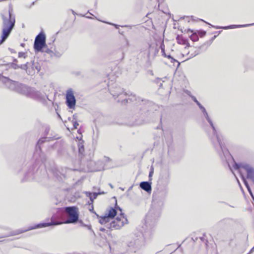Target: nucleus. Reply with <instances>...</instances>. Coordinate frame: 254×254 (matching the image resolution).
Returning <instances> with one entry per match:
<instances>
[{
  "label": "nucleus",
  "instance_id": "obj_1",
  "mask_svg": "<svg viewBox=\"0 0 254 254\" xmlns=\"http://www.w3.org/2000/svg\"><path fill=\"white\" fill-rule=\"evenodd\" d=\"M79 218V210L76 206H65L58 208L57 212L51 217V222L40 223L28 228L27 229H17L12 231L9 234L0 236V238H6L17 235L28 230L46 227L51 226H57L63 224H75L78 222Z\"/></svg>",
  "mask_w": 254,
  "mask_h": 254
},
{
  "label": "nucleus",
  "instance_id": "obj_2",
  "mask_svg": "<svg viewBox=\"0 0 254 254\" xmlns=\"http://www.w3.org/2000/svg\"><path fill=\"white\" fill-rule=\"evenodd\" d=\"M168 193V188L156 187V190L153 194V201L151 207L146 215L145 225L152 227L160 216L164 202Z\"/></svg>",
  "mask_w": 254,
  "mask_h": 254
},
{
  "label": "nucleus",
  "instance_id": "obj_3",
  "mask_svg": "<svg viewBox=\"0 0 254 254\" xmlns=\"http://www.w3.org/2000/svg\"><path fill=\"white\" fill-rule=\"evenodd\" d=\"M3 83L10 90L34 100L44 102L46 101L45 96L34 88L25 84L12 80L8 77H3Z\"/></svg>",
  "mask_w": 254,
  "mask_h": 254
},
{
  "label": "nucleus",
  "instance_id": "obj_4",
  "mask_svg": "<svg viewBox=\"0 0 254 254\" xmlns=\"http://www.w3.org/2000/svg\"><path fill=\"white\" fill-rule=\"evenodd\" d=\"M2 19L1 35L0 45L9 37L15 27V16L12 13V8L9 7L8 10H4L0 13Z\"/></svg>",
  "mask_w": 254,
  "mask_h": 254
},
{
  "label": "nucleus",
  "instance_id": "obj_5",
  "mask_svg": "<svg viewBox=\"0 0 254 254\" xmlns=\"http://www.w3.org/2000/svg\"><path fill=\"white\" fill-rule=\"evenodd\" d=\"M205 118L212 128L213 135L211 138V142L220 157L222 159H223V156L226 160L229 159V158H232V156L230 154L229 150L225 147L224 143L223 142L221 137L218 135L213 122L209 115L206 117H205Z\"/></svg>",
  "mask_w": 254,
  "mask_h": 254
},
{
  "label": "nucleus",
  "instance_id": "obj_6",
  "mask_svg": "<svg viewBox=\"0 0 254 254\" xmlns=\"http://www.w3.org/2000/svg\"><path fill=\"white\" fill-rule=\"evenodd\" d=\"M137 100L133 102L128 101V103H134V106L131 109V114L134 117L135 120L143 118L146 116V114L149 111V106L151 104V102L141 99L139 97H136Z\"/></svg>",
  "mask_w": 254,
  "mask_h": 254
},
{
  "label": "nucleus",
  "instance_id": "obj_7",
  "mask_svg": "<svg viewBox=\"0 0 254 254\" xmlns=\"http://www.w3.org/2000/svg\"><path fill=\"white\" fill-rule=\"evenodd\" d=\"M110 93L113 97L117 100L118 102H120L122 105H126L128 103V101L133 102L137 100L136 96L135 94L130 92H125L123 88L119 86H114L110 89Z\"/></svg>",
  "mask_w": 254,
  "mask_h": 254
},
{
  "label": "nucleus",
  "instance_id": "obj_8",
  "mask_svg": "<svg viewBox=\"0 0 254 254\" xmlns=\"http://www.w3.org/2000/svg\"><path fill=\"white\" fill-rule=\"evenodd\" d=\"M34 165H31L24 175V179L26 181H31L33 179L37 181L42 182L43 179L47 178V173L45 169L40 170L37 169L36 173H34L35 169Z\"/></svg>",
  "mask_w": 254,
  "mask_h": 254
},
{
  "label": "nucleus",
  "instance_id": "obj_9",
  "mask_svg": "<svg viewBox=\"0 0 254 254\" xmlns=\"http://www.w3.org/2000/svg\"><path fill=\"white\" fill-rule=\"evenodd\" d=\"M145 244V241L143 234L139 233L127 243V245L131 252L135 253L144 247Z\"/></svg>",
  "mask_w": 254,
  "mask_h": 254
},
{
  "label": "nucleus",
  "instance_id": "obj_10",
  "mask_svg": "<svg viewBox=\"0 0 254 254\" xmlns=\"http://www.w3.org/2000/svg\"><path fill=\"white\" fill-rule=\"evenodd\" d=\"M127 219L125 217L124 213H121L120 216H117L112 220L109 224H108L107 229L110 230L113 229L118 230L123 227L125 223H127Z\"/></svg>",
  "mask_w": 254,
  "mask_h": 254
},
{
  "label": "nucleus",
  "instance_id": "obj_11",
  "mask_svg": "<svg viewBox=\"0 0 254 254\" xmlns=\"http://www.w3.org/2000/svg\"><path fill=\"white\" fill-rule=\"evenodd\" d=\"M46 35L41 31L35 37L34 43V49L36 53L43 52V49L47 47Z\"/></svg>",
  "mask_w": 254,
  "mask_h": 254
},
{
  "label": "nucleus",
  "instance_id": "obj_12",
  "mask_svg": "<svg viewBox=\"0 0 254 254\" xmlns=\"http://www.w3.org/2000/svg\"><path fill=\"white\" fill-rule=\"evenodd\" d=\"M170 172L168 169L163 171L160 175L157 186L167 187L170 182Z\"/></svg>",
  "mask_w": 254,
  "mask_h": 254
},
{
  "label": "nucleus",
  "instance_id": "obj_13",
  "mask_svg": "<svg viewBox=\"0 0 254 254\" xmlns=\"http://www.w3.org/2000/svg\"><path fill=\"white\" fill-rule=\"evenodd\" d=\"M65 103L69 109H74L76 105V99L72 89L66 91Z\"/></svg>",
  "mask_w": 254,
  "mask_h": 254
},
{
  "label": "nucleus",
  "instance_id": "obj_14",
  "mask_svg": "<svg viewBox=\"0 0 254 254\" xmlns=\"http://www.w3.org/2000/svg\"><path fill=\"white\" fill-rule=\"evenodd\" d=\"M207 24H209V25H210L211 26L215 28L216 29H224V30H227V29H234V28H237L247 27L254 25V23H251V24H242V25H230L226 26H213V25H211V24H209V23H207Z\"/></svg>",
  "mask_w": 254,
  "mask_h": 254
},
{
  "label": "nucleus",
  "instance_id": "obj_15",
  "mask_svg": "<svg viewBox=\"0 0 254 254\" xmlns=\"http://www.w3.org/2000/svg\"><path fill=\"white\" fill-rule=\"evenodd\" d=\"M244 169L247 173V179L251 180L254 184V168L249 164L244 165Z\"/></svg>",
  "mask_w": 254,
  "mask_h": 254
},
{
  "label": "nucleus",
  "instance_id": "obj_16",
  "mask_svg": "<svg viewBox=\"0 0 254 254\" xmlns=\"http://www.w3.org/2000/svg\"><path fill=\"white\" fill-rule=\"evenodd\" d=\"M117 210H120L121 213H123L122 208H120L119 206H117L116 202L115 207H110L109 210H107V212L106 213V214L112 220L114 218V217L117 215Z\"/></svg>",
  "mask_w": 254,
  "mask_h": 254
},
{
  "label": "nucleus",
  "instance_id": "obj_17",
  "mask_svg": "<svg viewBox=\"0 0 254 254\" xmlns=\"http://www.w3.org/2000/svg\"><path fill=\"white\" fill-rule=\"evenodd\" d=\"M99 163H101L100 161H98L96 163L95 162L91 160L88 163L87 166L89 167L90 171L91 172L99 171L101 170V167L96 166V165Z\"/></svg>",
  "mask_w": 254,
  "mask_h": 254
},
{
  "label": "nucleus",
  "instance_id": "obj_18",
  "mask_svg": "<svg viewBox=\"0 0 254 254\" xmlns=\"http://www.w3.org/2000/svg\"><path fill=\"white\" fill-rule=\"evenodd\" d=\"M140 187L141 189L147 192H150L151 191V183L149 182H141L140 183Z\"/></svg>",
  "mask_w": 254,
  "mask_h": 254
},
{
  "label": "nucleus",
  "instance_id": "obj_19",
  "mask_svg": "<svg viewBox=\"0 0 254 254\" xmlns=\"http://www.w3.org/2000/svg\"><path fill=\"white\" fill-rule=\"evenodd\" d=\"M28 62H27L25 64H20V65H18V64H17L15 63H10L8 64L9 65V67H10L14 69L21 68L22 69L27 70L28 68Z\"/></svg>",
  "mask_w": 254,
  "mask_h": 254
},
{
  "label": "nucleus",
  "instance_id": "obj_20",
  "mask_svg": "<svg viewBox=\"0 0 254 254\" xmlns=\"http://www.w3.org/2000/svg\"><path fill=\"white\" fill-rule=\"evenodd\" d=\"M47 137H42L40 138L37 143L36 145V152L35 153V155L36 154H39L41 153V148L40 145L45 142L47 141Z\"/></svg>",
  "mask_w": 254,
  "mask_h": 254
},
{
  "label": "nucleus",
  "instance_id": "obj_21",
  "mask_svg": "<svg viewBox=\"0 0 254 254\" xmlns=\"http://www.w3.org/2000/svg\"><path fill=\"white\" fill-rule=\"evenodd\" d=\"M111 220V219L105 214L104 216L100 217L99 222L102 225H104L107 228L108 224L110 223Z\"/></svg>",
  "mask_w": 254,
  "mask_h": 254
},
{
  "label": "nucleus",
  "instance_id": "obj_22",
  "mask_svg": "<svg viewBox=\"0 0 254 254\" xmlns=\"http://www.w3.org/2000/svg\"><path fill=\"white\" fill-rule=\"evenodd\" d=\"M242 179L244 182V184L245 186V187H246V188L247 189V190L249 192V193H250L252 199H253V203L254 205V195L252 192V190L251 189V187L248 182V181H247V180L246 179V178L244 177V176H242Z\"/></svg>",
  "mask_w": 254,
  "mask_h": 254
},
{
  "label": "nucleus",
  "instance_id": "obj_23",
  "mask_svg": "<svg viewBox=\"0 0 254 254\" xmlns=\"http://www.w3.org/2000/svg\"><path fill=\"white\" fill-rule=\"evenodd\" d=\"M30 66L31 67V68L34 72H35V70H37V72H38L41 69L40 64L37 62L35 63L34 61H32L30 63H28V68Z\"/></svg>",
  "mask_w": 254,
  "mask_h": 254
},
{
  "label": "nucleus",
  "instance_id": "obj_24",
  "mask_svg": "<svg viewBox=\"0 0 254 254\" xmlns=\"http://www.w3.org/2000/svg\"><path fill=\"white\" fill-rule=\"evenodd\" d=\"M187 33L190 32L191 34L190 36V39L193 41H197L199 39L198 35L195 33V31L193 30H191L190 29H188L187 30Z\"/></svg>",
  "mask_w": 254,
  "mask_h": 254
},
{
  "label": "nucleus",
  "instance_id": "obj_25",
  "mask_svg": "<svg viewBox=\"0 0 254 254\" xmlns=\"http://www.w3.org/2000/svg\"><path fill=\"white\" fill-rule=\"evenodd\" d=\"M85 193H86V196L89 197L90 200L91 201V202H93L94 199H96L97 196L99 194L104 193V192L91 193L89 191H86Z\"/></svg>",
  "mask_w": 254,
  "mask_h": 254
},
{
  "label": "nucleus",
  "instance_id": "obj_26",
  "mask_svg": "<svg viewBox=\"0 0 254 254\" xmlns=\"http://www.w3.org/2000/svg\"><path fill=\"white\" fill-rule=\"evenodd\" d=\"M78 153L79 155L82 157V155H83V152L84 151V148L83 145V140L81 139L79 140L78 143Z\"/></svg>",
  "mask_w": 254,
  "mask_h": 254
},
{
  "label": "nucleus",
  "instance_id": "obj_27",
  "mask_svg": "<svg viewBox=\"0 0 254 254\" xmlns=\"http://www.w3.org/2000/svg\"><path fill=\"white\" fill-rule=\"evenodd\" d=\"M249 165V164H247L246 163H237L236 162H235L234 164L233 165V167L235 170H238L241 168L244 169V165Z\"/></svg>",
  "mask_w": 254,
  "mask_h": 254
},
{
  "label": "nucleus",
  "instance_id": "obj_28",
  "mask_svg": "<svg viewBox=\"0 0 254 254\" xmlns=\"http://www.w3.org/2000/svg\"><path fill=\"white\" fill-rule=\"evenodd\" d=\"M195 31V33H196L198 36L199 35L200 37L204 36L206 34V32L203 30H197Z\"/></svg>",
  "mask_w": 254,
  "mask_h": 254
},
{
  "label": "nucleus",
  "instance_id": "obj_29",
  "mask_svg": "<svg viewBox=\"0 0 254 254\" xmlns=\"http://www.w3.org/2000/svg\"><path fill=\"white\" fill-rule=\"evenodd\" d=\"M39 156L42 163L46 166V163L47 161V157L46 155L44 153H41L39 155Z\"/></svg>",
  "mask_w": 254,
  "mask_h": 254
},
{
  "label": "nucleus",
  "instance_id": "obj_30",
  "mask_svg": "<svg viewBox=\"0 0 254 254\" xmlns=\"http://www.w3.org/2000/svg\"><path fill=\"white\" fill-rule=\"evenodd\" d=\"M164 81L162 80L161 78H157L154 80V82L160 88L162 86V82Z\"/></svg>",
  "mask_w": 254,
  "mask_h": 254
},
{
  "label": "nucleus",
  "instance_id": "obj_31",
  "mask_svg": "<svg viewBox=\"0 0 254 254\" xmlns=\"http://www.w3.org/2000/svg\"><path fill=\"white\" fill-rule=\"evenodd\" d=\"M199 53V50H195L193 53L190 54V57L187 60L194 57L195 56L198 55Z\"/></svg>",
  "mask_w": 254,
  "mask_h": 254
},
{
  "label": "nucleus",
  "instance_id": "obj_32",
  "mask_svg": "<svg viewBox=\"0 0 254 254\" xmlns=\"http://www.w3.org/2000/svg\"><path fill=\"white\" fill-rule=\"evenodd\" d=\"M58 153L59 155L62 156L64 155V153H66V150L64 148L59 149L58 150Z\"/></svg>",
  "mask_w": 254,
  "mask_h": 254
},
{
  "label": "nucleus",
  "instance_id": "obj_33",
  "mask_svg": "<svg viewBox=\"0 0 254 254\" xmlns=\"http://www.w3.org/2000/svg\"><path fill=\"white\" fill-rule=\"evenodd\" d=\"M60 173L59 171H56L55 172L53 171L54 175L55 176V177L59 180H60L59 177L61 178L60 176Z\"/></svg>",
  "mask_w": 254,
  "mask_h": 254
},
{
  "label": "nucleus",
  "instance_id": "obj_34",
  "mask_svg": "<svg viewBox=\"0 0 254 254\" xmlns=\"http://www.w3.org/2000/svg\"><path fill=\"white\" fill-rule=\"evenodd\" d=\"M100 231H102V232H106L107 234H108V235H110V231L111 230H106L105 228L104 227H101L100 228Z\"/></svg>",
  "mask_w": 254,
  "mask_h": 254
},
{
  "label": "nucleus",
  "instance_id": "obj_35",
  "mask_svg": "<svg viewBox=\"0 0 254 254\" xmlns=\"http://www.w3.org/2000/svg\"><path fill=\"white\" fill-rule=\"evenodd\" d=\"M153 173H154L153 168L152 167H151L150 172H149V180H151V179H152L151 177L153 174Z\"/></svg>",
  "mask_w": 254,
  "mask_h": 254
},
{
  "label": "nucleus",
  "instance_id": "obj_36",
  "mask_svg": "<svg viewBox=\"0 0 254 254\" xmlns=\"http://www.w3.org/2000/svg\"><path fill=\"white\" fill-rule=\"evenodd\" d=\"M46 52L48 54H50L52 52V50L51 49H50L49 48H48L47 47H46L45 48L43 49V51L42 52Z\"/></svg>",
  "mask_w": 254,
  "mask_h": 254
},
{
  "label": "nucleus",
  "instance_id": "obj_37",
  "mask_svg": "<svg viewBox=\"0 0 254 254\" xmlns=\"http://www.w3.org/2000/svg\"><path fill=\"white\" fill-rule=\"evenodd\" d=\"M171 62L172 63H174L175 62L177 63H178L177 67H178L180 66V63L177 60H176L174 58H173V57L172 58V59L171 60Z\"/></svg>",
  "mask_w": 254,
  "mask_h": 254
},
{
  "label": "nucleus",
  "instance_id": "obj_38",
  "mask_svg": "<svg viewBox=\"0 0 254 254\" xmlns=\"http://www.w3.org/2000/svg\"><path fill=\"white\" fill-rule=\"evenodd\" d=\"M73 123V128L76 129L77 128V126L79 125L77 121H74V122H72Z\"/></svg>",
  "mask_w": 254,
  "mask_h": 254
},
{
  "label": "nucleus",
  "instance_id": "obj_39",
  "mask_svg": "<svg viewBox=\"0 0 254 254\" xmlns=\"http://www.w3.org/2000/svg\"><path fill=\"white\" fill-rule=\"evenodd\" d=\"M18 57L19 58L23 57L24 58H26L25 53H24V52H19V53H18Z\"/></svg>",
  "mask_w": 254,
  "mask_h": 254
},
{
  "label": "nucleus",
  "instance_id": "obj_40",
  "mask_svg": "<svg viewBox=\"0 0 254 254\" xmlns=\"http://www.w3.org/2000/svg\"><path fill=\"white\" fill-rule=\"evenodd\" d=\"M50 131V127H46L45 128V135L47 136L48 135V134L49 133Z\"/></svg>",
  "mask_w": 254,
  "mask_h": 254
},
{
  "label": "nucleus",
  "instance_id": "obj_41",
  "mask_svg": "<svg viewBox=\"0 0 254 254\" xmlns=\"http://www.w3.org/2000/svg\"><path fill=\"white\" fill-rule=\"evenodd\" d=\"M85 227H86L89 230L91 231L93 233V234L95 235L94 231L92 229V226L91 225H86V226Z\"/></svg>",
  "mask_w": 254,
  "mask_h": 254
},
{
  "label": "nucleus",
  "instance_id": "obj_42",
  "mask_svg": "<svg viewBox=\"0 0 254 254\" xmlns=\"http://www.w3.org/2000/svg\"><path fill=\"white\" fill-rule=\"evenodd\" d=\"M200 109V110L201 111L202 113L203 114H204V113H205L206 112H207L205 108L203 106H201L200 108H199Z\"/></svg>",
  "mask_w": 254,
  "mask_h": 254
},
{
  "label": "nucleus",
  "instance_id": "obj_43",
  "mask_svg": "<svg viewBox=\"0 0 254 254\" xmlns=\"http://www.w3.org/2000/svg\"><path fill=\"white\" fill-rule=\"evenodd\" d=\"M190 97L191 98V99L194 101L195 103L197 101L196 97L192 95H190Z\"/></svg>",
  "mask_w": 254,
  "mask_h": 254
},
{
  "label": "nucleus",
  "instance_id": "obj_44",
  "mask_svg": "<svg viewBox=\"0 0 254 254\" xmlns=\"http://www.w3.org/2000/svg\"><path fill=\"white\" fill-rule=\"evenodd\" d=\"M78 222L80 223V225L81 226L85 227L86 226V224H85L81 220H79V219Z\"/></svg>",
  "mask_w": 254,
  "mask_h": 254
},
{
  "label": "nucleus",
  "instance_id": "obj_45",
  "mask_svg": "<svg viewBox=\"0 0 254 254\" xmlns=\"http://www.w3.org/2000/svg\"><path fill=\"white\" fill-rule=\"evenodd\" d=\"M74 121H77V116L76 114L73 115L72 122H74Z\"/></svg>",
  "mask_w": 254,
  "mask_h": 254
},
{
  "label": "nucleus",
  "instance_id": "obj_46",
  "mask_svg": "<svg viewBox=\"0 0 254 254\" xmlns=\"http://www.w3.org/2000/svg\"><path fill=\"white\" fill-rule=\"evenodd\" d=\"M109 24L112 25H113L115 26V27L116 28V29H119V25H117L116 24H114V23H108Z\"/></svg>",
  "mask_w": 254,
  "mask_h": 254
},
{
  "label": "nucleus",
  "instance_id": "obj_47",
  "mask_svg": "<svg viewBox=\"0 0 254 254\" xmlns=\"http://www.w3.org/2000/svg\"><path fill=\"white\" fill-rule=\"evenodd\" d=\"M160 49L161 50H162V49H165V45L164 44L163 42H162V43H161V44L160 45Z\"/></svg>",
  "mask_w": 254,
  "mask_h": 254
},
{
  "label": "nucleus",
  "instance_id": "obj_48",
  "mask_svg": "<svg viewBox=\"0 0 254 254\" xmlns=\"http://www.w3.org/2000/svg\"><path fill=\"white\" fill-rule=\"evenodd\" d=\"M161 53L163 57L166 56V54L165 53V49H162V50H161Z\"/></svg>",
  "mask_w": 254,
  "mask_h": 254
},
{
  "label": "nucleus",
  "instance_id": "obj_49",
  "mask_svg": "<svg viewBox=\"0 0 254 254\" xmlns=\"http://www.w3.org/2000/svg\"><path fill=\"white\" fill-rule=\"evenodd\" d=\"M125 41H126V46L127 47L129 46V42L128 41V40L126 38H125Z\"/></svg>",
  "mask_w": 254,
  "mask_h": 254
},
{
  "label": "nucleus",
  "instance_id": "obj_50",
  "mask_svg": "<svg viewBox=\"0 0 254 254\" xmlns=\"http://www.w3.org/2000/svg\"><path fill=\"white\" fill-rule=\"evenodd\" d=\"M195 103L197 104L199 108L202 106L198 100L195 102Z\"/></svg>",
  "mask_w": 254,
  "mask_h": 254
},
{
  "label": "nucleus",
  "instance_id": "obj_51",
  "mask_svg": "<svg viewBox=\"0 0 254 254\" xmlns=\"http://www.w3.org/2000/svg\"><path fill=\"white\" fill-rule=\"evenodd\" d=\"M164 57L167 58L168 59H170V60H171V59L172 58V57L170 55H167V54H166V56H165Z\"/></svg>",
  "mask_w": 254,
  "mask_h": 254
},
{
  "label": "nucleus",
  "instance_id": "obj_52",
  "mask_svg": "<svg viewBox=\"0 0 254 254\" xmlns=\"http://www.w3.org/2000/svg\"><path fill=\"white\" fill-rule=\"evenodd\" d=\"M217 35H214L213 37H212L210 39L211 42H212L216 37Z\"/></svg>",
  "mask_w": 254,
  "mask_h": 254
},
{
  "label": "nucleus",
  "instance_id": "obj_53",
  "mask_svg": "<svg viewBox=\"0 0 254 254\" xmlns=\"http://www.w3.org/2000/svg\"><path fill=\"white\" fill-rule=\"evenodd\" d=\"M203 116L204 117V118H205V117H206L207 116H208V114L207 112H206L205 113H204V114H203Z\"/></svg>",
  "mask_w": 254,
  "mask_h": 254
},
{
  "label": "nucleus",
  "instance_id": "obj_54",
  "mask_svg": "<svg viewBox=\"0 0 254 254\" xmlns=\"http://www.w3.org/2000/svg\"><path fill=\"white\" fill-rule=\"evenodd\" d=\"M17 62L18 61H17V59H14L13 60V62L12 63H15L17 64Z\"/></svg>",
  "mask_w": 254,
  "mask_h": 254
},
{
  "label": "nucleus",
  "instance_id": "obj_55",
  "mask_svg": "<svg viewBox=\"0 0 254 254\" xmlns=\"http://www.w3.org/2000/svg\"><path fill=\"white\" fill-rule=\"evenodd\" d=\"M105 159L106 161H109L110 160L109 157H105Z\"/></svg>",
  "mask_w": 254,
  "mask_h": 254
},
{
  "label": "nucleus",
  "instance_id": "obj_56",
  "mask_svg": "<svg viewBox=\"0 0 254 254\" xmlns=\"http://www.w3.org/2000/svg\"><path fill=\"white\" fill-rule=\"evenodd\" d=\"M221 31H216V32H215V33L219 34H220L221 33Z\"/></svg>",
  "mask_w": 254,
  "mask_h": 254
},
{
  "label": "nucleus",
  "instance_id": "obj_57",
  "mask_svg": "<svg viewBox=\"0 0 254 254\" xmlns=\"http://www.w3.org/2000/svg\"><path fill=\"white\" fill-rule=\"evenodd\" d=\"M119 32L120 34L123 35V32H122V31H119Z\"/></svg>",
  "mask_w": 254,
  "mask_h": 254
},
{
  "label": "nucleus",
  "instance_id": "obj_58",
  "mask_svg": "<svg viewBox=\"0 0 254 254\" xmlns=\"http://www.w3.org/2000/svg\"><path fill=\"white\" fill-rule=\"evenodd\" d=\"M254 250V247L253 248V249L251 250L250 253H252Z\"/></svg>",
  "mask_w": 254,
  "mask_h": 254
},
{
  "label": "nucleus",
  "instance_id": "obj_59",
  "mask_svg": "<svg viewBox=\"0 0 254 254\" xmlns=\"http://www.w3.org/2000/svg\"><path fill=\"white\" fill-rule=\"evenodd\" d=\"M200 239L202 241H204V238L203 237H201L200 238Z\"/></svg>",
  "mask_w": 254,
  "mask_h": 254
},
{
  "label": "nucleus",
  "instance_id": "obj_60",
  "mask_svg": "<svg viewBox=\"0 0 254 254\" xmlns=\"http://www.w3.org/2000/svg\"><path fill=\"white\" fill-rule=\"evenodd\" d=\"M90 211H92V212H93V213H95V212L94 211H93V208H92V209H90Z\"/></svg>",
  "mask_w": 254,
  "mask_h": 254
},
{
  "label": "nucleus",
  "instance_id": "obj_61",
  "mask_svg": "<svg viewBox=\"0 0 254 254\" xmlns=\"http://www.w3.org/2000/svg\"><path fill=\"white\" fill-rule=\"evenodd\" d=\"M34 3H35V2H33L31 3V6H32V5H33L34 4Z\"/></svg>",
  "mask_w": 254,
  "mask_h": 254
},
{
  "label": "nucleus",
  "instance_id": "obj_62",
  "mask_svg": "<svg viewBox=\"0 0 254 254\" xmlns=\"http://www.w3.org/2000/svg\"><path fill=\"white\" fill-rule=\"evenodd\" d=\"M188 94L190 96V91H188Z\"/></svg>",
  "mask_w": 254,
  "mask_h": 254
},
{
  "label": "nucleus",
  "instance_id": "obj_63",
  "mask_svg": "<svg viewBox=\"0 0 254 254\" xmlns=\"http://www.w3.org/2000/svg\"><path fill=\"white\" fill-rule=\"evenodd\" d=\"M109 185H110V187H111L112 188H113V186H112V184H110Z\"/></svg>",
  "mask_w": 254,
  "mask_h": 254
},
{
  "label": "nucleus",
  "instance_id": "obj_64",
  "mask_svg": "<svg viewBox=\"0 0 254 254\" xmlns=\"http://www.w3.org/2000/svg\"><path fill=\"white\" fill-rule=\"evenodd\" d=\"M77 132L78 133H81L80 129L78 130Z\"/></svg>",
  "mask_w": 254,
  "mask_h": 254
}]
</instances>
